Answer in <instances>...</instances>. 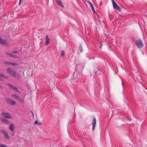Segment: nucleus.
Instances as JSON below:
<instances>
[{
  "label": "nucleus",
  "instance_id": "1",
  "mask_svg": "<svg viewBox=\"0 0 147 147\" xmlns=\"http://www.w3.org/2000/svg\"><path fill=\"white\" fill-rule=\"evenodd\" d=\"M7 71L10 75L14 78H15L17 76H19L18 74L11 68H8L7 69Z\"/></svg>",
  "mask_w": 147,
  "mask_h": 147
},
{
  "label": "nucleus",
  "instance_id": "2",
  "mask_svg": "<svg viewBox=\"0 0 147 147\" xmlns=\"http://www.w3.org/2000/svg\"><path fill=\"white\" fill-rule=\"evenodd\" d=\"M136 45L139 48H142L143 47L142 41L141 40L139 39L137 40L136 41Z\"/></svg>",
  "mask_w": 147,
  "mask_h": 147
},
{
  "label": "nucleus",
  "instance_id": "3",
  "mask_svg": "<svg viewBox=\"0 0 147 147\" xmlns=\"http://www.w3.org/2000/svg\"><path fill=\"white\" fill-rule=\"evenodd\" d=\"M1 133L3 134L5 138L9 140L10 139V138L9 136L8 135V134L7 132H6L4 130L2 129L1 130Z\"/></svg>",
  "mask_w": 147,
  "mask_h": 147
},
{
  "label": "nucleus",
  "instance_id": "4",
  "mask_svg": "<svg viewBox=\"0 0 147 147\" xmlns=\"http://www.w3.org/2000/svg\"><path fill=\"white\" fill-rule=\"evenodd\" d=\"M1 115L3 117L7 119H11V116L9 114L5 112H2L1 113Z\"/></svg>",
  "mask_w": 147,
  "mask_h": 147
},
{
  "label": "nucleus",
  "instance_id": "5",
  "mask_svg": "<svg viewBox=\"0 0 147 147\" xmlns=\"http://www.w3.org/2000/svg\"><path fill=\"white\" fill-rule=\"evenodd\" d=\"M6 100L7 102L10 105H13L16 103V102L15 101L9 98H6Z\"/></svg>",
  "mask_w": 147,
  "mask_h": 147
},
{
  "label": "nucleus",
  "instance_id": "6",
  "mask_svg": "<svg viewBox=\"0 0 147 147\" xmlns=\"http://www.w3.org/2000/svg\"><path fill=\"white\" fill-rule=\"evenodd\" d=\"M112 1L114 8L118 11H120V9L119 7L117 5L116 2L113 1V0H112Z\"/></svg>",
  "mask_w": 147,
  "mask_h": 147
},
{
  "label": "nucleus",
  "instance_id": "7",
  "mask_svg": "<svg viewBox=\"0 0 147 147\" xmlns=\"http://www.w3.org/2000/svg\"><path fill=\"white\" fill-rule=\"evenodd\" d=\"M0 43L6 46L8 45V43L5 40H3L1 37H0Z\"/></svg>",
  "mask_w": 147,
  "mask_h": 147
},
{
  "label": "nucleus",
  "instance_id": "8",
  "mask_svg": "<svg viewBox=\"0 0 147 147\" xmlns=\"http://www.w3.org/2000/svg\"><path fill=\"white\" fill-rule=\"evenodd\" d=\"M96 119L95 118H94L93 119L92 123V130L93 131L94 129L95 126L96 124Z\"/></svg>",
  "mask_w": 147,
  "mask_h": 147
},
{
  "label": "nucleus",
  "instance_id": "9",
  "mask_svg": "<svg viewBox=\"0 0 147 147\" xmlns=\"http://www.w3.org/2000/svg\"><path fill=\"white\" fill-rule=\"evenodd\" d=\"M0 119L3 123L5 124H8L9 123V121L5 119L0 118Z\"/></svg>",
  "mask_w": 147,
  "mask_h": 147
},
{
  "label": "nucleus",
  "instance_id": "10",
  "mask_svg": "<svg viewBox=\"0 0 147 147\" xmlns=\"http://www.w3.org/2000/svg\"><path fill=\"white\" fill-rule=\"evenodd\" d=\"M14 125L13 124H10L9 127V129L12 132H14Z\"/></svg>",
  "mask_w": 147,
  "mask_h": 147
},
{
  "label": "nucleus",
  "instance_id": "11",
  "mask_svg": "<svg viewBox=\"0 0 147 147\" xmlns=\"http://www.w3.org/2000/svg\"><path fill=\"white\" fill-rule=\"evenodd\" d=\"M57 3L58 5H59L61 7H64L61 0H57Z\"/></svg>",
  "mask_w": 147,
  "mask_h": 147
},
{
  "label": "nucleus",
  "instance_id": "12",
  "mask_svg": "<svg viewBox=\"0 0 147 147\" xmlns=\"http://www.w3.org/2000/svg\"><path fill=\"white\" fill-rule=\"evenodd\" d=\"M48 37V35H47L46 38V41L45 43V44L46 45H48L49 43L50 42V40Z\"/></svg>",
  "mask_w": 147,
  "mask_h": 147
},
{
  "label": "nucleus",
  "instance_id": "13",
  "mask_svg": "<svg viewBox=\"0 0 147 147\" xmlns=\"http://www.w3.org/2000/svg\"><path fill=\"white\" fill-rule=\"evenodd\" d=\"M88 3L89 4V5H90V7L91 8V9H92V11H94V8L93 7V6L92 5L91 3L89 1H88Z\"/></svg>",
  "mask_w": 147,
  "mask_h": 147
},
{
  "label": "nucleus",
  "instance_id": "14",
  "mask_svg": "<svg viewBox=\"0 0 147 147\" xmlns=\"http://www.w3.org/2000/svg\"><path fill=\"white\" fill-rule=\"evenodd\" d=\"M16 100H18L19 101L21 102H23L24 101V100L23 99H22L20 98L18 96L17 98L16 99Z\"/></svg>",
  "mask_w": 147,
  "mask_h": 147
},
{
  "label": "nucleus",
  "instance_id": "15",
  "mask_svg": "<svg viewBox=\"0 0 147 147\" xmlns=\"http://www.w3.org/2000/svg\"><path fill=\"white\" fill-rule=\"evenodd\" d=\"M34 124H36L38 125H41V122H38L37 121H36L35 122Z\"/></svg>",
  "mask_w": 147,
  "mask_h": 147
},
{
  "label": "nucleus",
  "instance_id": "16",
  "mask_svg": "<svg viewBox=\"0 0 147 147\" xmlns=\"http://www.w3.org/2000/svg\"><path fill=\"white\" fill-rule=\"evenodd\" d=\"M65 55V52L64 51L62 50L61 52V56H63Z\"/></svg>",
  "mask_w": 147,
  "mask_h": 147
},
{
  "label": "nucleus",
  "instance_id": "17",
  "mask_svg": "<svg viewBox=\"0 0 147 147\" xmlns=\"http://www.w3.org/2000/svg\"><path fill=\"white\" fill-rule=\"evenodd\" d=\"M79 50L80 52H82V48L81 45L80 46Z\"/></svg>",
  "mask_w": 147,
  "mask_h": 147
},
{
  "label": "nucleus",
  "instance_id": "18",
  "mask_svg": "<svg viewBox=\"0 0 147 147\" xmlns=\"http://www.w3.org/2000/svg\"><path fill=\"white\" fill-rule=\"evenodd\" d=\"M11 65L13 66H16L18 65V64L15 63H11Z\"/></svg>",
  "mask_w": 147,
  "mask_h": 147
},
{
  "label": "nucleus",
  "instance_id": "19",
  "mask_svg": "<svg viewBox=\"0 0 147 147\" xmlns=\"http://www.w3.org/2000/svg\"><path fill=\"white\" fill-rule=\"evenodd\" d=\"M12 96L15 99H16L18 96L16 94H13L12 95Z\"/></svg>",
  "mask_w": 147,
  "mask_h": 147
},
{
  "label": "nucleus",
  "instance_id": "20",
  "mask_svg": "<svg viewBox=\"0 0 147 147\" xmlns=\"http://www.w3.org/2000/svg\"><path fill=\"white\" fill-rule=\"evenodd\" d=\"M8 86L9 87H10L12 88H14V87L11 84H8Z\"/></svg>",
  "mask_w": 147,
  "mask_h": 147
},
{
  "label": "nucleus",
  "instance_id": "21",
  "mask_svg": "<svg viewBox=\"0 0 147 147\" xmlns=\"http://www.w3.org/2000/svg\"><path fill=\"white\" fill-rule=\"evenodd\" d=\"M7 146L3 144H0V147H7Z\"/></svg>",
  "mask_w": 147,
  "mask_h": 147
},
{
  "label": "nucleus",
  "instance_id": "22",
  "mask_svg": "<svg viewBox=\"0 0 147 147\" xmlns=\"http://www.w3.org/2000/svg\"><path fill=\"white\" fill-rule=\"evenodd\" d=\"M99 44H100V49H101L102 48V42H99Z\"/></svg>",
  "mask_w": 147,
  "mask_h": 147
},
{
  "label": "nucleus",
  "instance_id": "23",
  "mask_svg": "<svg viewBox=\"0 0 147 147\" xmlns=\"http://www.w3.org/2000/svg\"><path fill=\"white\" fill-rule=\"evenodd\" d=\"M10 56L12 57H16V56H15V55H13L12 54H11L10 55Z\"/></svg>",
  "mask_w": 147,
  "mask_h": 147
},
{
  "label": "nucleus",
  "instance_id": "24",
  "mask_svg": "<svg viewBox=\"0 0 147 147\" xmlns=\"http://www.w3.org/2000/svg\"><path fill=\"white\" fill-rule=\"evenodd\" d=\"M4 63L5 64H8V65H11V63L8 62H5Z\"/></svg>",
  "mask_w": 147,
  "mask_h": 147
},
{
  "label": "nucleus",
  "instance_id": "25",
  "mask_svg": "<svg viewBox=\"0 0 147 147\" xmlns=\"http://www.w3.org/2000/svg\"><path fill=\"white\" fill-rule=\"evenodd\" d=\"M13 89L14 90H16L18 92V89L17 88H15V87H14V88H13Z\"/></svg>",
  "mask_w": 147,
  "mask_h": 147
},
{
  "label": "nucleus",
  "instance_id": "26",
  "mask_svg": "<svg viewBox=\"0 0 147 147\" xmlns=\"http://www.w3.org/2000/svg\"><path fill=\"white\" fill-rule=\"evenodd\" d=\"M6 54L7 55L10 56L11 53H6Z\"/></svg>",
  "mask_w": 147,
  "mask_h": 147
},
{
  "label": "nucleus",
  "instance_id": "27",
  "mask_svg": "<svg viewBox=\"0 0 147 147\" xmlns=\"http://www.w3.org/2000/svg\"><path fill=\"white\" fill-rule=\"evenodd\" d=\"M4 76V75L3 74H0V76L3 77Z\"/></svg>",
  "mask_w": 147,
  "mask_h": 147
},
{
  "label": "nucleus",
  "instance_id": "28",
  "mask_svg": "<svg viewBox=\"0 0 147 147\" xmlns=\"http://www.w3.org/2000/svg\"><path fill=\"white\" fill-rule=\"evenodd\" d=\"M17 51H13L12 52V53H17Z\"/></svg>",
  "mask_w": 147,
  "mask_h": 147
},
{
  "label": "nucleus",
  "instance_id": "29",
  "mask_svg": "<svg viewBox=\"0 0 147 147\" xmlns=\"http://www.w3.org/2000/svg\"><path fill=\"white\" fill-rule=\"evenodd\" d=\"M12 136H13L15 134V133L14 132H13V133L11 134Z\"/></svg>",
  "mask_w": 147,
  "mask_h": 147
},
{
  "label": "nucleus",
  "instance_id": "30",
  "mask_svg": "<svg viewBox=\"0 0 147 147\" xmlns=\"http://www.w3.org/2000/svg\"><path fill=\"white\" fill-rule=\"evenodd\" d=\"M3 78H7V77H6V76H3Z\"/></svg>",
  "mask_w": 147,
  "mask_h": 147
},
{
  "label": "nucleus",
  "instance_id": "31",
  "mask_svg": "<svg viewBox=\"0 0 147 147\" xmlns=\"http://www.w3.org/2000/svg\"><path fill=\"white\" fill-rule=\"evenodd\" d=\"M2 79L1 78H0V81H2Z\"/></svg>",
  "mask_w": 147,
  "mask_h": 147
},
{
  "label": "nucleus",
  "instance_id": "32",
  "mask_svg": "<svg viewBox=\"0 0 147 147\" xmlns=\"http://www.w3.org/2000/svg\"><path fill=\"white\" fill-rule=\"evenodd\" d=\"M0 88L2 89L3 87L1 86H0Z\"/></svg>",
  "mask_w": 147,
  "mask_h": 147
},
{
  "label": "nucleus",
  "instance_id": "33",
  "mask_svg": "<svg viewBox=\"0 0 147 147\" xmlns=\"http://www.w3.org/2000/svg\"><path fill=\"white\" fill-rule=\"evenodd\" d=\"M21 0H20V1H19V4L20 3L21 1Z\"/></svg>",
  "mask_w": 147,
  "mask_h": 147
}]
</instances>
